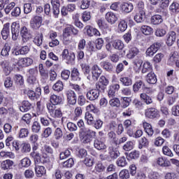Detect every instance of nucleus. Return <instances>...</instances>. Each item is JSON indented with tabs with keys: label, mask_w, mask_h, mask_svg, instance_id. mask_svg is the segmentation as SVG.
<instances>
[{
	"label": "nucleus",
	"mask_w": 179,
	"mask_h": 179,
	"mask_svg": "<svg viewBox=\"0 0 179 179\" xmlns=\"http://www.w3.org/2000/svg\"><path fill=\"white\" fill-rule=\"evenodd\" d=\"M141 72H142V73H152V66L150 65V62H145L143 64Z\"/></svg>",
	"instance_id": "38"
},
{
	"label": "nucleus",
	"mask_w": 179,
	"mask_h": 179,
	"mask_svg": "<svg viewBox=\"0 0 179 179\" xmlns=\"http://www.w3.org/2000/svg\"><path fill=\"white\" fill-rule=\"evenodd\" d=\"M29 51H30L29 46H22L20 49L14 52V55H26V54L29 53Z\"/></svg>",
	"instance_id": "30"
},
{
	"label": "nucleus",
	"mask_w": 179,
	"mask_h": 179,
	"mask_svg": "<svg viewBox=\"0 0 179 179\" xmlns=\"http://www.w3.org/2000/svg\"><path fill=\"white\" fill-rule=\"evenodd\" d=\"M33 64V59L30 57H23L18 60V66L27 68Z\"/></svg>",
	"instance_id": "9"
},
{
	"label": "nucleus",
	"mask_w": 179,
	"mask_h": 179,
	"mask_svg": "<svg viewBox=\"0 0 179 179\" xmlns=\"http://www.w3.org/2000/svg\"><path fill=\"white\" fill-rule=\"evenodd\" d=\"M52 89L55 92H57L58 93L62 92V90H64V83L61 80L57 81V83L53 85Z\"/></svg>",
	"instance_id": "34"
},
{
	"label": "nucleus",
	"mask_w": 179,
	"mask_h": 179,
	"mask_svg": "<svg viewBox=\"0 0 179 179\" xmlns=\"http://www.w3.org/2000/svg\"><path fill=\"white\" fill-rule=\"evenodd\" d=\"M145 83L142 80H137L134 85H133V92L134 93H138L142 89V87H144Z\"/></svg>",
	"instance_id": "28"
},
{
	"label": "nucleus",
	"mask_w": 179,
	"mask_h": 179,
	"mask_svg": "<svg viewBox=\"0 0 179 179\" xmlns=\"http://www.w3.org/2000/svg\"><path fill=\"white\" fill-rule=\"evenodd\" d=\"M35 171L37 177H43L46 173L45 168L43 166H36Z\"/></svg>",
	"instance_id": "35"
},
{
	"label": "nucleus",
	"mask_w": 179,
	"mask_h": 179,
	"mask_svg": "<svg viewBox=\"0 0 179 179\" xmlns=\"http://www.w3.org/2000/svg\"><path fill=\"white\" fill-rule=\"evenodd\" d=\"M78 33L79 30L76 29L73 25H68L63 29V34H70L71 36L73 34V36H78Z\"/></svg>",
	"instance_id": "15"
},
{
	"label": "nucleus",
	"mask_w": 179,
	"mask_h": 179,
	"mask_svg": "<svg viewBox=\"0 0 179 179\" xmlns=\"http://www.w3.org/2000/svg\"><path fill=\"white\" fill-rule=\"evenodd\" d=\"M54 136L57 141H59V139H61V138L64 136L62 129L59 127L56 128V129L54 131Z\"/></svg>",
	"instance_id": "44"
},
{
	"label": "nucleus",
	"mask_w": 179,
	"mask_h": 179,
	"mask_svg": "<svg viewBox=\"0 0 179 179\" xmlns=\"http://www.w3.org/2000/svg\"><path fill=\"white\" fill-rule=\"evenodd\" d=\"M10 51V46L9 45V43H6L1 50V55L2 57H8L9 55V52Z\"/></svg>",
	"instance_id": "46"
},
{
	"label": "nucleus",
	"mask_w": 179,
	"mask_h": 179,
	"mask_svg": "<svg viewBox=\"0 0 179 179\" xmlns=\"http://www.w3.org/2000/svg\"><path fill=\"white\" fill-rule=\"evenodd\" d=\"M157 163L162 167H169V161L164 159L163 157H159L157 160Z\"/></svg>",
	"instance_id": "55"
},
{
	"label": "nucleus",
	"mask_w": 179,
	"mask_h": 179,
	"mask_svg": "<svg viewBox=\"0 0 179 179\" xmlns=\"http://www.w3.org/2000/svg\"><path fill=\"white\" fill-rule=\"evenodd\" d=\"M132 149H134V143L132 141H127L123 145V150H125V152H129V150H132Z\"/></svg>",
	"instance_id": "60"
},
{
	"label": "nucleus",
	"mask_w": 179,
	"mask_h": 179,
	"mask_svg": "<svg viewBox=\"0 0 179 179\" xmlns=\"http://www.w3.org/2000/svg\"><path fill=\"white\" fill-rule=\"evenodd\" d=\"M112 47L115 49L117 50V51H122V50H124V42L120 39H115L112 41L111 43Z\"/></svg>",
	"instance_id": "17"
},
{
	"label": "nucleus",
	"mask_w": 179,
	"mask_h": 179,
	"mask_svg": "<svg viewBox=\"0 0 179 179\" xmlns=\"http://www.w3.org/2000/svg\"><path fill=\"white\" fill-rule=\"evenodd\" d=\"M145 19H146L145 10H140L134 16V20L136 23H142L143 22H145Z\"/></svg>",
	"instance_id": "22"
},
{
	"label": "nucleus",
	"mask_w": 179,
	"mask_h": 179,
	"mask_svg": "<svg viewBox=\"0 0 179 179\" xmlns=\"http://www.w3.org/2000/svg\"><path fill=\"white\" fill-rule=\"evenodd\" d=\"M120 9L124 13H131L134 10V4L132 3L124 2L120 5Z\"/></svg>",
	"instance_id": "12"
},
{
	"label": "nucleus",
	"mask_w": 179,
	"mask_h": 179,
	"mask_svg": "<svg viewBox=\"0 0 179 179\" xmlns=\"http://www.w3.org/2000/svg\"><path fill=\"white\" fill-rule=\"evenodd\" d=\"M140 99L147 105L152 104V103H153V99H152V96L146 94L145 93L141 94Z\"/></svg>",
	"instance_id": "29"
},
{
	"label": "nucleus",
	"mask_w": 179,
	"mask_h": 179,
	"mask_svg": "<svg viewBox=\"0 0 179 179\" xmlns=\"http://www.w3.org/2000/svg\"><path fill=\"white\" fill-rule=\"evenodd\" d=\"M120 80L124 86H131L132 85V80L128 77H122Z\"/></svg>",
	"instance_id": "52"
},
{
	"label": "nucleus",
	"mask_w": 179,
	"mask_h": 179,
	"mask_svg": "<svg viewBox=\"0 0 179 179\" xmlns=\"http://www.w3.org/2000/svg\"><path fill=\"white\" fill-rule=\"evenodd\" d=\"M160 47H162V42H155L152 45L150 46L146 50V55L148 57H153L155 54H156L157 51L160 50Z\"/></svg>",
	"instance_id": "2"
},
{
	"label": "nucleus",
	"mask_w": 179,
	"mask_h": 179,
	"mask_svg": "<svg viewBox=\"0 0 179 179\" xmlns=\"http://www.w3.org/2000/svg\"><path fill=\"white\" fill-rule=\"evenodd\" d=\"M71 78L72 80H74L75 82H80V72H79V70L78 69L73 68L71 70Z\"/></svg>",
	"instance_id": "23"
},
{
	"label": "nucleus",
	"mask_w": 179,
	"mask_h": 179,
	"mask_svg": "<svg viewBox=\"0 0 179 179\" xmlns=\"http://www.w3.org/2000/svg\"><path fill=\"white\" fill-rule=\"evenodd\" d=\"M9 27H10V24L9 22L6 23L3 25V27L1 30V36L3 40H8V37H9V34L10 33Z\"/></svg>",
	"instance_id": "19"
},
{
	"label": "nucleus",
	"mask_w": 179,
	"mask_h": 179,
	"mask_svg": "<svg viewBox=\"0 0 179 179\" xmlns=\"http://www.w3.org/2000/svg\"><path fill=\"white\" fill-rule=\"evenodd\" d=\"M43 23V17L41 16H35L31 18L30 21V27L34 30H38L41 27V24Z\"/></svg>",
	"instance_id": "4"
},
{
	"label": "nucleus",
	"mask_w": 179,
	"mask_h": 179,
	"mask_svg": "<svg viewBox=\"0 0 179 179\" xmlns=\"http://www.w3.org/2000/svg\"><path fill=\"white\" fill-rule=\"evenodd\" d=\"M94 148L97 150H106L107 145L104 142L101 141V139L95 138L94 141Z\"/></svg>",
	"instance_id": "13"
},
{
	"label": "nucleus",
	"mask_w": 179,
	"mask_h": 179,
	"mask_svg": "<svg viewBox=\"0 0 179 179\" xmlns=\"http://www.w3.org/2000/svg\"><path fill=\"white\" fill-rule=\"evenodd\" d=\"M138 54H139V49L136 47H133L129 49V52L127 54V57L129 59H132L135 58Z\"/></svg>",
	"instance_id": "26"
},
{
	"label": "nucleus",
	"mask_w": 179,
	"mask_h": 179,
	"mask_svg": "<svg viewBox=\"0 0 179 179\" xmlns=\"http://www.w3.org/2000/svg\"><path fill=\"white\" fill-rule=\"evenodd\" d=\"M30 164H31V161L27 157L22 159L20 163V166H21V167L25 168L29 167Z\"/></svg>",
	"instance_id": "53"
},
{
	"label": "nucleus",
	"mask_w": 179,
	"mask_h": 179,
	"mask_svg": "<svg viewBox=\"0 0 179 179\" xmlns=\"http://www.w3.org/2000/svg\"><path fill=\"white\" fill-rule=\"evenodd\" d=\"M20 34L22 38V41L24 43H27L28 41L31 38V34H30V30L27 29V27H22L20 29Z\"/></svg>",
	"instance_id": "6"
},
{
	"label": "nucleus",
	"mask_w": 179,
	"mask_h": 179,
	"mask_svg": "<svg viewBox=\"0 0 179 179\" xmlns=\"http://www.w3.org/2000/svg\"><path fill=\"white\" fill-rule=\"evenodd\" d=\"M11 33L13 34V40H17L19 33H20V24L19 23L13 22L11 25Z\"/></svg>",
	"instance_id": "7"
},
{
	"label": "nucleus",
	"mask_w": 179,
	"mask_h": 179,
	"mask_svg": "<svg viewBox=\"0 0 179 179\" xmlns=\"http://www.w3.org/2000/svg\"><path fill=\"white\" fill-rule=\"evenodd\" d=\"M62 36H63V43L66 45H68V44H71V43H72V35L63 33Z\"/></svg>",
	"instance_id": "50"
},
{
	"label": "nucleus",
	"mask_w": 179,
	"mask_h": 179,
	"mask_svg": "<svg viewBox=\"0 0 179 179\" xmlns=\"http://www.w3.org/2000/svg\"><path fill=\"white\" fill-rule=\"evenodd\" d=\"M119 177L121 179L129 178V171L127 169L122 170L119 173Z\"/></svg>",
	"instance_id": "59"
},
{
	"label": "nucleus",
	"mask_w": 179,
	"mask_h": 179,
	"mask_svg": "<svg viewBox=\"0 0 179 179\" xmlns=\"http://www.w3.org/2000/svg\"><path fill=\"white\" fill-rule=\"evenodd\" d=\"M92 19V15L90 11H84L82 14V20L84 22H89Z\"/></svg>",
	"instance_id": "63"
},
{
	"label": "nucleus",
	"mask_w": 179,
	"mask_h": 179,
	"mask_svg": "<svg viewBox=\"0 0 179 179\" xmlns=\"http://www.w3.org/2000/svg\"><path fill=\"white\" fill-rule=\"evenodd\" d=\"M33 108V105L29 102V101H24L22 103V106L20 107V111L22 113H27L29 110Z\"/></svg>",
	"instance_id": "24"
},
{
	"label": "nucleus",
	"mask_w": 179,
	"mask_h": 179,
	"mask_svg": "<svg viewBox=\"0 0 179 179\" xmlns=\"http://www.w3.org/2000/svg\"><path fill=\"white\" fill-rule=\"evenodd\" d=\"M14 80L18 86H23V85H24V80H23V76L20 74L15 75Z\"/></svg>",
	"instance_id": "45"
},
{
	"label": "nucleus",
	"mask_w": 179,
	"mask_h": 179,
	"mask_svg": "<svg viewBox=\"0 0 179 179\" xmlns=\"http://www.w3.org/2000/svg\"><path fill=\"white\" fill-rule=\"evenodd\" d=\"M169 10L172 15H177V13H179V3L173 2L169 6Z\"/></svg>",
	"instance_id": "32"
},
{
	"label": "nucleus",
	"mask_w": 179,
	"mask_h": 179,
	"mask_svg": "<svg viewBox=\"0 0 179 179\" xmlns=\"http://www.w3.org/2000/svg\"><path fill=\"white\" fill-rule=\"evenodd\" d=\"M85 118L88 125H93V124H94V118L93 117V115H92V113H90L89 112H86Z\"/></svg>",
	"instance_id": "48"
},
{
	"label": "nucleus",
	"mask_w": 179,
	"mask_h": 179,
	"mask_svg": "<svg viewBox=\"0 0 179 179\" xmlns=\"http://www.w3.org/2000/svg\"><path fill=\"white\" fill-rule=\"evenodd\" d=\"M107 22L110 23V24H114L117 20H118V18L117 17V15L113 12H108L106 14L105 16Z\"/></svg>",
	"instance_id": "20"
},
{
	"label": "nucleus",
	"mask_w": 179,
	"mask_h": 179,
	"mask_svg": "<svg viewBox=\"0 0 179 179\" xmlns=\"http://www.w3.org/2000/svg\"><path fill=\"white\" fill-rule=\"evenodd\" d=\"M85 30H86L87 34V36H89V37H93L94 36H101L100 31H99L97 29L93 28V27L92 26H90V25L86 26L85 27Z\"/></svg>",
	"instance_id": "11"
},
{
	"label": "nucleus",
	"mask_w": 179,
	"mask_h": 179,
	"mask_svg": "<svg viewBox=\"0 0 179 179\" xmlns=\"http://www.w3.org/2000/svg\"><path fill=\"white\" fill-rule=\"evenodd\" d=\"M102 72L103 71L99 67V66L95 64L92 67V77L90 76H87V79H88V80H94V82H96V80H99V78H100Z\"/></svg>",
	"instance_id": "1"
},
{
	"label": "nucleus",
	"mask_w": 179,
	"mask_h": 179,
	"mask_svg": "<svg viewBox=\"0 0 179 179\" xmlns=\"http://www.w3.org/2000/svg\"><path fill=\"white\" fill-rule=\"evenodd\" d=\"M146 81L150 85H155L157 83V78L155 73H148L146 77Z\"/></svg>",
	"instance_id": "27"
},
{
	"label": "nucleus",
	"mask_w": 179,
	"mask_h": 179,
	"mask_svg": "<svg viewBox=\"0 0 179 179\" xmlns=\"http://www.w3.org/2000/svg\"><path fill=\"white\" fill-rule=\"evenodd\" d=\"M52 134V128L47 127L44 129L42 136L43 138H48Z\"/></svg>",
	"instance_id": "64"
},
{
	"label": "nucleus",
	"mask_w": 179,
	"mask_h": 179,
	"mask_svg": "<svg viewBox=\"0 0 179 179\" xmlns=\"http://www.w3.org/2000/svg\"><path fill=\"white\" fill-rule=\"evenodd\" d=\"M73 164H75L73 159L70 158L68 160H66V162H62L61 164V166H62V167H63L64 169H69V168L72 167L73 166Z\"/></svg>",
	"instance_id": "41"
},
{
	"label": "nucleus",
	"mask_w": 179,
	"mask_h": 179,
	"mask_svg": "<svg viewBox=\"0 0 179 179\" xmlns=\"http://www.w3.org/2000/svg\"><path fill=\"white\" fill-rule=\"evenodd\" d=\"M36 69H30L28 71V78H27V82L28 83H29V85H34L36 83V76H34V75H36Z\"/></svg>",
	"instance_id": "16"
},
{
	"label": "nucleus",
	"mask_w": 179,
	"mask_h": 179,
	"mask_svg": "<svg viewBox=\"0 0 179 179\" xmlns=\"http://www.w3.org/2000/svg\"><path fill=\"white\" fill-rule=\"evenodd\" d=\"M108 152L109 157L113 160H115V159H118V157H120V151L117 150V148H115L113 146L108 147Z\"/></svg>",
	"instance_id": "14"
},
{
	"label": "nucleus",
	"mask_w": 179,
	"mask_h": 179,
	"mask_svg": "<svg viewBox=\"0 0 179 179\" xmlns=\"http://www.w3.org/2000/svg\"><path fill=\"white\" fill-rule=\"evenodd\" d=\"M31 131L34 134H38L41 131V124L37 121L34 122L32 124Z\"/></svg>",
	"instance_id": "51"
},
{
	"label": "nucleus",
	"mask_w": 179,
	"mask_h": 179,
	"mask_svg": "<svg viewBox=\"0 0 179 179\" xmlns=\"http://www.w3.org/2000/svg\"><path fill=\"white\" fill-rule=\"evenodd\" d=\"M109 104L111 107L118 108L121 107V101H120V99L115 96L109 101Z\"/></svg>",
	"instance_id": "36"
},
{
	"label": "nucleus",
	"mask_w": 179,
	"mask_h": 179,
	"mask_svg": "<svg viewBox=\"0 0 179 179\" xmlns=\"http://www.w3.org/2000/svg\"><path fill=\"white\" fill-rule=\"evenodd\" d=\"M50 102L52 106H58L62 103V97L53 94L50 96Z\"/></svg>",
	"instance_id": "18"
},
{
	"label": "nucleus",
	"mask_w": 179,
	"mask_h": 179,
	"mask_svg": "<svg viewBox=\"0 0 179 179\" xmlns=\"http://www.w3.org/2000/svg\"><path fill=\"white\" fill-rule=\"evenodd\" d=\"M128 27V24H127V22L124 20H122L118 24V29L120 31H125Z\"/></svg>",
	"instance_id": "62"
},
{
	"label": "nucleus",
	"mask_w": 179,
	"mask_h": 179,
	"mask_svg": "<svg viewBox=\"0 0 179 179\" xmlns=\"http://www.w3.org/2000/svg\"><path fill=\"white\" fill-rule=\"evenodd\" d=\"M12 166H13V161L10 159L3 161L1 164L2 170H9Z\"/></svg>",
	"instance_id": "31"
},
{
	"label": "nucleus",
	"mask_w": 179,
	"mask_h": 179,
	"mask_svg": "<svg viewBox=\"0 0 179 179\" xmlns=\"http://www.w3.org/2000/svg\"><path fill=\"white\" fill-rule=\"evenodd\" d=\"M30 155L33 157L35 164H39L41 162V156H40V153L36 152H31Z\"/></svg>",
	"instance_id": "49"
},
{
	"label": "nucleus",
	"mask_w": 179,
	"mask_h": 179,
	"mask_svg": "<svg viewBox=\"0 0 179 179\" xmlns=\"http://www.w3.org/2000/svg\"><path fill=\"white\" fill-rule=\"evenodd\" d=\"M100 96V92L96 89L89 90L86 94V97L90 101H95Z\"/></svg>",
	"instance_id": "5"
},
{
	"label": "nucleus",
	"mask_w": 179,
	"mask_h": 179,
	"mask_svg": "<svg viewBox=\"0 0 179 179\" xmlns=\"http://www.w3.org/2000/svg\"><path fill=\"white\" fill-rule=\"evenodd\" d=\"M80 67H81V69H82V71L83 72L84 75L85 76H90V66H89L88 64H83L82 63L80 64Z\"/></svg>",
	"instance_id": "40"
},
{
	"label": "nucleus",
	"mask_w": 179,
	"mask_h": 179,
	"mask_svg": "<svg viewBox=\"0 0 179 179\" xmlns=\"http://www.w3.org/2000/svg\"><path fill=\"white\" fill-rule=\"evenodd\" d=\"M75 53L74 52H70V54L68 55L67 58H66L65 61L66 64H73L75 62Z\"/></svg>",
	"instance_id": "61"
},
{
	"label": "nucleus",
	"mask_w": 179,
	"mask_h": 179,
	"mask_svg": "<svg viewBox=\"0 0 179 179\" xmlns=\"http://www.w3.org/2000/svg\"><path fill=\"white\" fill-rule=\"evenodd\" d=\"M71 76V71L64 69L61 73V78L63 80H68Z\"/></svg>",
	"instance_id": "57"
},
{
	"label": "nucleus",
	"mask_w": 179,
	"mask_h": 179,
	"mask_svg": "<svg viewBox=\"0 0 179 179\" xmlns=\"http://www.w3.org/2000/svg\"><path fill=\"white\" fill-rule=\"evenodd\" d=\"M1 66L3 68V71L4 73L8 76L10 75V72H12V67L9 65V63L6 61H1L0 62Z\"/></svg>",
	"instance_id": "25"
},
{
	"label": "nucleus",
	"mask_w": 179,
	"mask_h": 179,
	"mask_svg": "<svg viewBox=\"0 0 179 179\" xmlns=\"http://www.w3.org/2000/svg\"><path fill=\"white\" fill-rule=\"evenodd\" d=\"M31 150V147L27 143H24L22 144L21 152L22 153H29Z\"/></svg>",
	"instance_id": "56"
},
{
	"label": "nucleus",
	"mask_w": 179,
	"mask_h": 179,
	"mask_svg": "<svg viewBox=\"0 0 179 179\" xmlns=\"http://www.w3.org/2000/svg\"><path fill=\"white\" fill-rule=\"evenodd\" d=\"M101 66L105 69V71H107L108 72L113 71V64L110 63V62H102L101 63Z\"/></svg>",
	"instance_id": "43"
},
{
	"label": "nucleus",
	"mask_w": 179,
	"mask_h": 179,
	"mask_svg": "<svg viewBox=\"0 0 179 179\" xmlns=\"http://www.w3.org/2000/svg\"><path fill=\"white\" fill-rule=\"evenodd\" d=\"M178 59H179L178 52L174 51L173 52H171L170 54L169 58L168 59V64L169 65H174L176 61H178Z\"/></svg>",
	"instance_id": "21"
},
{
	"label": "nucleus",
	"mask_w": 179,
	"mask_h": 179,
	"mask_svg": "<svg viewBox=\"0 0 179 179\" xmlns=\"http://www.w3.org/2000/svg\"><path fill=\"white\" fill-rule=\"evenodd\" d=\"M67 101L69 104H71V106H74L76 104V94L74 91L69 90L66 92Z\"/></svg>",
	"instance_id": "10"
},
{
	"label": "nucleus",
	"mask_w": 179,
	"mask_h": 179,
	"mask_svg": "<svg viewBox=\"0 0 179 179\" xmlns=\"http://www.w3.org/2000/svg\"><path fill=\"white\" fill-rule=\"evenodd\" d=\"M43 33L38 34L34 39V43L38 47H40L41 44H43Z\"/></svg>",
	"instance_id": "42"
},
{
	"label": "nucleus",
	"mask_w": 179,
	"mask_h": 179,
	"mask_svg": "<svg viewBox=\"0 0 179 179\" xmlns=\"http://www.w3.org/2000/svg\"><path fill=\"white\" fill-rule=\"evenodd\" d=\"M29 136V129L26 128L20 129L18 132V138H27Z\"/></svg>",
	"instance_id": "54"
},
{
	"label": "nucleus",
	"mask_w": 179,
	"mask_h": 179,
	"mask_svg": "<svg viewBox=\"0 0 179 179\" xmlns=\"http://www.w3.org/2000/svg\"><path fill=\"white\" fill-rule=\"evenodd\" d=\"M150 22L152 24H155V25L160 24V23L163 22V18L160 15H155L151 17Z\"/></svg>",
	"instance_id": "33"
},
{
	"label": "nucleus",
	"mask_w": 179,
	"mask_h": 179,
	"mask_svg": "<svg viewBox=\"0 0 179 179\" xmlns=\"http://www.w3.org/2000/svg\"><path fill=\"white\" fill-rule=\"evenodd\" d=\"M39 73L43 79L48 78V71L44 69V66L42 64H39Z\"/></svg>",
	"instance_id": "47"
},
{
	"label": "nucleus",
	"mask_w": 179,
	"mask_h": 179,
	"mask_svg": "<svg viewBox=\"0 0 179 179\" xmlns=\"http://www.w3.org/2000/svg\"><path fill=\"white\" fill-rule=\"evenodd\" d=\"M177 40V34L174 31H171L166 35V44L169 47H171Z\"/></svg>",
	"instance_id": "8"
},
{
	"label": "nucleus",
	"mask_w": 179,
	"mask_h": 179,
	"mask_svg": "<svg viewBox=\"0 0 179 179\" xmlns=\"http://www.w3.org/2000/svg\"><path fill=\"white\" fill-rule=\"evenodd\" d=\"M117 165L118 167H125L128 164V162L127 161V157H120L117 159L116 162Z\"/></svg>",
	"instance_id": "39"
},
{
	"label": "nucleus",
	"mask_w": 179,
	"mask_h": 179,
	"mask_svg": "<svg viewBox=\"0 0 179 179\" xmlns=\"http://www.w3.org/2000/svg\"><path fill=\"white\" fill-rule=\"evenodd\" d=\"M121 100H122V102H121L122 108H127V107H129V104H131V102L129 101V98L122 97L121 98Z\"/></svg>",
	"instance_id": "58"
},
{
	"label": "nucleus",
	"mask_w": 179,
	"mask_h": 179,
	"mask_svg": "<svg viewBox=\"0 0 179 179\" xmlns=\"http://www.w3.org/2000/svg\"><path fill=\"white\" fill-rule=\"evenodd\" d=\"M145 116L150 120H155V118H159L160 115L159 114V110H157V109L155 108H149L145 110Z\"/></svg>",
	"instance_id": "3"
},
{
	"label": "nucleus",
	"mask_w": 179,
	"mask_h": 179,
	"mask_svg": "<svg viewBox=\"0 0 179 179\" xmlns=\"http://www.w3.org/2000/svg\"><path fill=\"white\" fill-rule=\"evenodd\" d=\"M141 31L143 34L145 36H150L153 33V29L147 25H143L141 28Z\"/></svg>",
	"instance_id": "37"
}]
</instances>
